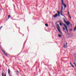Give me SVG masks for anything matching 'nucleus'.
Masks as SVG:
<instances>
[{"label": "nucleus", "mask_w": 76, "mask_h": 76, "mask_svg": "<svg viewBox=\"0 0 76 76\" xmlns=\"http://www.w3.org/2000/svg\"><path fill=\"white\" fill-rule=\"evenodd\" d=\"M57 28L59 32L61 34H62V32H61V31H60V29L61 28H60V27L59 26V25L58 24H57Z\"/></svg>", "instance_id": "obj_1"}, {"label": "nucleus", "mask_w": 76, "mask_h": 76, "mask_svg": "<svg viewBox=\"0 0 76 76\" xmlns=\"http://www.w3.org/2000/svg\"><path fill=\"white\" fill-rule=\"evenodd\" d=\"M64 22L65 23H66V24L67 26H69V25H70V22H69V21L66 22V20H65V19H64Z\"/></svg>", "instance_id": "obj_2"}, {"label": "nucleus", "mask_w": 76, "mask_h": 76, "mask_svg": "<svg viewBox=\"0 0 76 76\" xmlns=\"http://www.w3.org/2000/svg\"><path fill=\"white\" fill-rule=\"evenodd\" d=\"M61 1H62V2L63 5V6H64L65 8H66V7H67L66 5V4H65V3H64V2H63V0H61Z\"/></svg>", "instance_id": "obj_3"}, {"label": "nucleus", "mask_w": 76, "mask_h": 76, "mask_svg": "<svg viewBox=\"0 0 76 76\" xmlns=\"http://www.w3.org/2000/svg\"><path fill=\"white\" fill-rule=\"evenodd\" d=\"M64 26L67 32H68V29H67V26H66V25L64 24Z\"/></svg>", "instance_id": "obj_4"}, {"label": "nucleus", "mask_w": 76, "mask_h": 76, "mask_svg": "<svg viewBox=\"0 0 76 76\" xmlns=\"http://www.w3.org/2000/svg\"><path fill=\"white\" fill-rule=\"evenodd\" d=\"M58 16V14H57V13H56L55 14V15L53 16V17H54V18H56V17H57Z\"/></svg>", "instance_id": "obj_5"}, {"label": "nucleus", "mask_w": 76, "mask_h": 76, "mask_svg": "<svg viewBox=\"0 0 76 76\" xmlns=\"http://www.w3.org/2000/svg\"><path fill=\"white\" fill-rule=\"evenodd\" d=\"M8 72L9 75H10V69H8Z\"/></svg>", "instance_id": "obj_6"}, {"label": "nucleus", "mask_w": 76, "mask_h": 76, "mask_svg": "<svg viewBox=\"0 0 76 76\" xmlns=\"http://www.w3.org/2000/svg\"><path fill=\"white\" fill-rule=\"evenodd\" d=\"M45 26H47V27H48V24H45Z\"/></svg>", "instance_id": "obj_7"}, {"label": "nucleus", "mask_w": 76, "mask_h": 76, "mask_svg": "<svg viewBox=\"0 0 76 76\" xmlns=\"http://www.w3.org/2000/svg\"><path fill=\"white\" fill-rule=\"evenodd\" d=\"M2 51L3 53H4V54L5 53V51H4V50H3V49H2Z\"/></svg>", "instance_id": "obj_8"}, {"label": "nucleus", "mask_w": 76, "mask_h": 76, "mask_svg": "<svg viewBox=\"0 0 76 76\" xmlns=\"http://www.w3.org/2000/svg\"><path fill=\"white\" fill-rule=\"evenodd\" d=\"M57 12L58 13V16H60V12H59V11H58Z\"/></svg>", "instance_id": "obj_9"}, {"label": "nucleus", "mask_w": 76, "mask_h": 76, "mask_svg": "<svg viewBox=\"0 0 76 76\" xmlns=\"http://www.w3.org/2000/svg\"><path fill=\"white\" fill-rule=\"evenodd\" d=\"M11 17H10V15H9L8 16V19H9L10 18H11Z\"/></svg>", "instance_id": "obj_10"}, {"label": "nucleus", "mask_w": 76, "mask_h": 76, "mask_svg": "<svg viewBox=\"0 0 76 76\" xmlns=\"http://www.w3.org/2000/svg\"><path fill=\"white\" fill-rule=\"evenodd\" d=\"M16 72L18 74V73H19V71H18V70H17L16 71Z\"/></svg>", "instance_id": "obj_11"}, {"label": "nucleus", "mask_w": 76, "mask_h": 76, "mask_svg": "<svg viewBox=\"0 0 76 76\" xmlns=\"http://www.w3.org/2000/svg\"><path fill=\"white\" fill-rule=\"evenodd\" d=\"M58 37H59L61 38V35L59 34Z\"/></svg>", "instance_id": "obj_12"}, {"label": "nucleus", "mask_w": 76, "mask_h": 76, "mask_svg": "<svg viewBox=\"0 0 76 76\" xmlns=\"http://www.w3.org/2000/svg\"><path fill=\"white\" fill-rule=\"evenodd\" d=\"M4 54L5 55V56H7V53H5Z\"/></svg>", "instance_id": "obj_13"}, {"label": "nucleus", "mask_w": 76, "mask_h": 76, "mask_svg": "<svg viewBox=\"0 0 76 76\" xmlns=\"http://www.w3.org/2000/svg\"><path fill=\"white\" fill-rule=\"evenodd\" d=\"M1 75L2 76H4V73H3V72H2Z\"/></svg>", "instance_id": "obj_14"}, {"label": "nucleus", "mask_w": 76, "mask_h": 76, "mask_svg": "<svg viewBox=\"0 0 76 76\" xmlns=\"http://www.w3.org/2000/svg\"><path fill=\"white\" fill-rule=\"evenodd\" d=\"M61 13H63V10H61V12H60Z\"/></svg>", "instance_id": "obj_15"}, {"label": "nucleus", "mask_w": 76, "mask_h": 76, "mask_svg": "<svg viewBox=\"0 0 76 76\" xmlns=\"http://www.w3.org/2000/svg\"><path fill=\"white\" fill-rule=\"evenodd\" d=\"M59 24L60 26H62V24H61V22H60L59 23Z\"/></svg>", "instance_id": "obj_16"}, {"label": "nucleus", "mask_w": 76, "mask_h": 76, "mask_svg": "<svg viewBox=\"0 0 76 76\" xmlns=\"http://www.w3.org/2000/svg\"><path fill=\"white\" fill-rule=\"evenodd\" d=\"M62 13H61V15H62L63 16L65 17L64 15H63V14Z\"/></svg>", "instance_id": "obj_17"}, {"label": "nucleus", "mask_w": 76, "mask_h": 76, "mask_svg": "<svg viewBox=\"0 0 76 76\" xmlns=\"http://www.w3.org/2000/svg\"><path fill=\"white\" fill-rule=\"evenodd\" d=\"M71 66H72L73 67V68H75V67L73 65V64H71Z\"/></svg>", "instance_id": "obj_18"}, {"label": "nucleus", "mask_w": 76, "mask_h": 76, "mask_svg": "<svg viewBox=\"0 0 76 76\" xmlns=\"http://www.w3.org/2000/svg\"><path fill=\"white\" fill-rule=\"evenodd\" d=\"M3 28V26H1L0 27V30L1 29V28Z\"/></svg>", "instance_id": "obj_19"}, {"label": "nucleus", "mask_w": 76, "mask_h": 76, "mask_svg": "<svg viewBox=\"0 0 76 76\" xmlns=\"http://www.w3.org/2000/svg\"><path fill=\"white\" fill-rule=\"evenodd\" d=\"M64 48H66V45H64Z\"/></svg>", "instance_id": "obj_20"}, {"label": "nucleus", "mask_w": 76, "mask_h": 76, "mask_svg": "<svg viewBox=\"0 0 76 76\" xmlns=\"http://www.w3.org/2000/svg\"><path fill=\"white\" fill-rule=\"evenodd\" d=\"M70 19H72V17H71V16H70V15L69 16Z\"/></svg>", "instance_id": "obj_21"}, {"label": "nucleus", "mask_w": 76, "mask_h": 76, "mask_svg": "<svg viewBox=\"0 0 76 76\" xmlns=\"http://www.w3.org/2000/svg\"><path fill=\"white\" fill-rule=\"evenodd\" d=\"M63 6H62V9L61 10H63Z\"/></svg>", "instance_id": "obj_22"}, {"label": "nucleus", "mask_w": 76, "mask_h": 76, "mask_svg": "<svg viewBox=\"0 0 76 76\" xmlns=\"http://www.w3.org/2000/svg\"><path fill=\"white\" fill-rule=\"evenodd\" d=\"M74 64H75V66H76V64L75 63H74Z\"/></svg>", "instance_id": "obj_23"}, {"label": "nucleus", "mask_w": 76, "mask_h": 76, "mask_svg": "<svg viewBox=\"0 0 76 76\" xmlns=\"http://www.w3.org/2000/svg\"><path fill=\"white\" fill-rule=\"evenodd\" d=\"M70 31H73V30L72 29H70Z\"/></svg>", "instance_id": "obj_24"}, {"label": "nucleus", "mask_w": 76, "mask_h": 76, "mask_svg": "<svg viewBox=\"0 0 76 76\" xmlns=\"http://www.w3.org/2000/svg\"><path fill=\"white\" fill-rule=\"evenodd\" d=\"M68 14L70 15V13H69V12H68Z\"/></svg>", "instance_id": "obj_25"}, {"label": "nucleus", "mask_w": 76, "mask_h": 76, "mask_svg": "<svg viewBox=\"0 0 76 76\" xmlns=\"http://www.w3.org/2000/svg\"><path fill=\"white\" fill-rule=\"evenodd\" d=\"M63 30H65V28H64V27H63Z\"/></svg>", "instance_id": "obj_26"}, {"label": "nucleus", "mask_w": 76, "mask_h": 76, "mask_svg": "<svg viewBox=\"0 0 76 76\" xmlns=\"http://www.w3.org/2000/svg\"><path fill=\"white\" fill-rule=\"evenodd\" d=\"M70 64L71 65H72V63H71V62L70 63Z\"/></svg>", "instance_id": "obj_27"}, {"label": "nucleus", "mask_w": 76, "mask_h": 76, "mask_svg": "<svg viewBox=\"0 0 76 76\" xmlns=\"http://www.w3.org/2000/svg\"><path fill=\"white\" fill-rule=\"evenodd\" d=\"M4 76H6V74H5Z\"/></svg>", "instance_id": "obj_28"}, {"label": "nucleus", "mask_w": 76, "mask_h": 76, "mask_svg": "<svg viewBox=\"0 0 76 76\" xmlns=\"http://www.w3.org/2000/svg\"><path fill=\"white\" fill-rule=\"evenodd\" d=\"M66 45H67V43H66Z\"/></svg>", "instance_id": "obj_29"}, {"label": "nucleus", "mask_w": 76, "mask_h": 76, "mask_svg": "<svg viewBox=\"0 0 76 76\" xmlns=\"http://www.w3.org/2000/svg\"><path fill=\"white\" fill-rule=\"evenodd\" d=\"M68 35H70V33H69Z\"/></svg>", "instance_id": "obj_30"}, {"label": "nucleus", "mask_w": 76, "mask_h": 76, "mask_svg": "<svg viewBox=\"0 0 76 76\" xmlns=\"http://www.w3.org/2000/svg\"><path fill=\"white\" fill-rule=\"evenodd\" d=\"M65 32L66 34H67V33L66 32V31H65Z\"/></svg>", "instance_id": "obj_31"}, {"label": "nucleus", "mask_w": 76, "mask_h": 76, "mask_svg": "<svg viewBox=\"0 0 76 76\" xmlns=\"http://www.w3.org/2000/svg\"><path fill=\"white\" fill-rule=\"evenodd\" d=\"M71 25L72 26V24H71Z\"/></svg>", "instance_id": "obj_32"}, {"label": "nucleus", "mask_w": 76, "mask_h": 76, "mask_svg": "<svg viewBox=\"0 0 76 76\" xmlns=\"http://www.w3.org/2000/svg\"><path fill=\"white\" fill-rule=\"evenodd\" d=\"M66 47H67V46H66Z\"/></svg>", "instance_id": "obj_33"}]
</instances>
